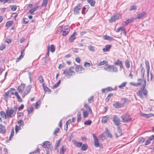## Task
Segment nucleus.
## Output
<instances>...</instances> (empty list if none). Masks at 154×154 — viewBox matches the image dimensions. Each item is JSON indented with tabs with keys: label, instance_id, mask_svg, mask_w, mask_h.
Listing matches in <instances>:
<instances>
[{
	"label": "nucleus",
	"instance_id": "obj_1",
	"mask_svg": "<svg viewBox=\"0 0 154 154\" xmlns=\"http://www.w3.org/2000/svg\"><path fill=\"white\" fill-rule=\"evenodd\" d=\"M25 85L24 84L22 83L21 85L17 88V90L20 93H22V96L24 97L26 95H27L30 91L32 87L31 85H28L25 88Z\"/></svg>",
	"mask_w": 154,
	"mask_h": 154
},
{
	"label": "nucleus",
	"instance_id": "obj_2",
	"mask_svg": "<svg viewBox=\"0 0 154 154\" xmlns=\"http://www.w3.org/2000/svg\"><path fill=\"white\" fill-rule=\"evenodd\" d=\"M17 109V106H14V109L8 107L7 110L6 111L7 118L9 119L14 116L16 114Z\"/></svg>",
	"mask_w": 154,
	"mask_h": 154
},
{
	"label": "nucleus",
	"instance_id": "obj_3",
	"mask_svg": "<svg viewBox=\"0 0 154 154\" xmlns=\"http://www.w3.org/2000/svg\"><path fill=\"white\" fill-rule=\"evenodd\" d=\"M103 69L106 71L111 72H117L118 71L117 67L113 65L108 64V63L103 66Z\"/></svg>",
	"mask_w": 154,
	"mask_h": 154
},
{
	"label": "nucleus",
	"instance_id": "obj_4",
	"mask_svg": "<svg viewBox=\"0 0 154 154\" xmlns=\"http://www.w3.org/2000/svg\"><path fill=\"white\" fill-rule=\"evenodd\" d=\"M144 84H143L142 87L141 88V90L138 91L137 93V95L139 96L141 98H143V95L142 94L145 95H146L147 94L146 89L145 88L146 86V81L145 80H144Z\"/></svg>",
	"mask_w": 154,
	"mask_h": 154
},
{
	"label": "nucleus",
	"instance_id": "obj_5",
	"mask_svg": "<svg viewBox=\"0 0 154 154\" xmlns=\"http://www.w3.org/2000/svg\"><path fill=\"white\" fill-rule=\"evenodd\" d=\"M73 69V67H71L69 69L64 70L63 73L65 74V76L69 79L72 75L75 74V72L72 70Z\"/></svg>",
	"mask_w": 154,
	"mask_h": 154
},
{
	"label": "nucleus",
	"instance_id": "obj_6",
	"mask_svg": "<svg viewBox=\"0 0 154 154\" xmlns=\"http://www.w3.org/2000/svg\"><path fill=\"white\" fill-rule=\"evenodd\" d=\"M122 118V122L124 123H128L131 121L132 118L130 115L127 114H122L121 116Z\"/></svg>",
	"mask_w": 154,
	"mask_h": 154
},
{
	"label": "nucleus",
	"instance_id": "obj_7",
	"mask_svg": "<svg viewBox=\"0 0 154 154\" xmlns=\"http://www.w3.org/2000/svg\"><path fill=\"white\" fill-rule=\"evenodd\" d=\"M43 148L45 149H47L48 150H51L52 146L51 144V143L49 141H46L44 142L42 145Z\"/></svg>",
	"mask_w": 154,
	"mask_h": 154
},
{
	"label": "nucleus",
	"instance_id": "obj_8",
	"mask_svg": "<svg viewBox=\"0 0 154 154\" xmlns=\"http://www.w3.org/2000/svg\"><path fill=\"white\" fill-rule=\"evenodd\" d=\"M81 4H79L78 5L75 6L74 10V14L75 15L79 14L80 13V11L82 7Z\"/></svg>",
	"mask_w": 154,
	"mask_h": 154
},
{
	"label": "nucleus",
	"instance_id": "obj_9",
	"mask_svg": "<svg viewBox=\"0 0 154 154\" xmlns=\"http://www.w3.org/2000/svg\"><path fill=\"white\" fill-rule=\"evenodd\" d=\"M70 31L69 27L68 26H65L63 29L62 33L63 36H65L68 34Z\"/></svg>",
	"mask_w": 154,
	"mask_h": 154
},
{
	"label": "nucleus",
	"instance_id": "obj_10",
	"mask_svg": "<svg viewBox=\"0 0 154 154\" xmlns=\"http://www.w3.org/2000/svg\"><path fill=\"white\" fill-rule=\"evenodd\" d=\"M112 120L114 124L116 125L119 126L120 123V119L117 116H114Z\"/></svg>",
	"mask_w": 154,
	"mask_h": 154
},
{
	"label": "nucleus",
	"instance_id": "obj_11",
	"mask_svg": "<svg viewBox=\"0 0 154 154\" xmlns=\"http://www.w3.org/2000/svg\"><path fill=\"white\" fill-rule=\"evenodd\" d=\"M119 14H116L112 16L111 19L109 20V22L110 23H112L118 19L120 17Z\"/></svg>",
	"mask_w": 154,
	"mask_h": 154
},
{
	"label": "nucleus",
	"instance_id": "obj_12",
	"mask_svg": "<svg viewBox=\"0 0 154 154\" xmlns=\"http://www.w3.org/2000/svg\"><path fill=\"white\" fill-rule=\"evenodd\" d=\"M146 15V13L145 12H143L142 13L137 14L136 17H134V19H140L142 18L143 17Z\"/></svg>",
	"mask_w": 154,
	"mask_h": 154
},
{
	"label": "nucleus",
	"instance_id": "obj_13",
	"mask_svg": "<svg viewBox=\"0 0 154 154\" xmlns=\"http://www.w3.org/2000/svg\"><path fill=\"white\" fill-rule=\"evenodd\" d=\"M85 69L80 65H78L75 68V71L77 72L81 73V71H84Z\"/></svg>",
	"mask_w": 154,
	"mask_h": 154
},
{
	"label": "nucleus",
	"instance_id": "obj_14",
	"mask_svg": "<svg viewBox=\"0 0 154 154\" xmlns=\"http://www.w3.org/2000/svg\"><path fill=\"white\" fill-rule=\"evenodd\" d=\"M39 6H37L31 9L28 12V14H32L35 11L37 10L39 8Z\"/></svg>",
	"mask_w": 154,
	"mask_h": 154
},
{
	"label": "nucleus",
	"instance_id": "obj_15",
	"mask_svg": "<svg viewBox=\"0 0 154 154\" xmlns=\"http://www.w3.org/2000/svg\"><path fill=\"white\" fill-rule=\"evenodd\" d=\"M134 20V17L131 18V19H128L125 21L123 22L122 25H127L129 23L132 22Z\"/></svg>",
	"mask_w": 154,
	"mask_h": 154
},
{
	"label": "nucleus",
	"instance_id": "obj_16",
	"mask_svg": "<svg viewBox=\"0 0 154 154\" xmlns=\"http://www.w3.org/2000/svg\"><path fill=\"white\" fill-rule=\"evenodd\" d=\"M76 32H74L72 35L69 38V41L71 43L75 39L76 37H75Z\"/></svg>",
	"mask_w": 154,
	"mask_h": 154
},
{
	"label": "nucleus",
	"instance_id": "obj_17",
	"mask_svg": "<svg viewBox=\"0 0 154 154\" xmlns=\"http://www.w3.org/2000/svg\"><path fill=\"white\" fill-rule=\"evenodd\" d=\"M141 115L145 117L146 118H150L152 116H154V115L152 113L145 114L143 113H141Z\"/></svg>",
	"mask_w": 154,
	"mask_h": 154
},
{
	"label": "nucleus",
	"instance_id": "obj_18",
	"mask_svg": "<svg viewBox=\"0 0 154 154\" xmlns=\"http://www.w3.org/2000/svg\"><path fill=\"white\" fill-rule=\"evenodd\" d=\"M5 131V127L2 125H0V133L4 134Z\"/></svg>",
	"mask_w": 154,
	"mask_h": 154
},
{
	"label": "nucleus",
	"instance_id": "obj_19",
	"mask_svg": "<svg viewBox=\"0 0 154 154\" xmlns=\"http://www.w3.org/2000/svg\"><path fill=\"white\" fill-rule=\"evenodd\" d=\"M111 46L110 45H107L105 47L103 48V52H107L109 51Z\"/></svg>",
	"mask_w": 154,
	"mask_h": 154
},
{
	"label": "nucleus",
	"instance_id": "obj_20",
	"mask_svg": "<svg viewBox=\"0 0 154 154\" xmlns=\"http://www.w3.org/2000/svg\"><path fill=\"white\" fill-rule=\"evenodd\" d=\"M113 107L116 108H120L122 107V105L121 104L117 102H116L115 103H114L113 104Z\"/></svg>",
	"mask_w": 154,
	"mask_h": 154
},
{
	"label": "nucleus",
	"instance_id": "obj_21",
	"mask_svg": "<svg viewBox=\"0 0 154 154\" xmlns=\"http://www.w3.org/2000/svg\"><path fill=\"white\" fill-rule=\"evenodd\" d=\"M0 114L2 118L5 119L7 118L6 113H5L4 111H1L0 112Z\"/></svg>",
	"mask_w": 154,
	"mask_h": 154
},
{
	"label": "nucleus",
	"instance_id": "obj_22",
	"mask_svg": "<svg viewBox=\"0 0 154 154\" xmlns=\"http://www.w3.org/2000/svg\"><path fill=\"white\" fill-rule=\"evenodd\" d=\"M109 116L108 115L105 116L102 118V122L103 123H106L107 119L109 118Z\"/></svg>",
	"mask_w": 154,
	"mask_h": 154
},
{
	"label": "nucleus",
	"instance_id": "obj_23",
	"mask_svg": "<svg viewBox=\"0 0 154 154\" xmlns=\"http://www.w3.org/2000/svg\"><path fill=\"white\" fill-rule=\"evenodd\" d=\"M88 7L87 5H85L82 9V13L83 14H85L88 11Z\"/></svg>",
	"mask_w": 154,
	"mask_h": 154
},
{
	"label": "nucleus",
	"instance_id": "obj_24",
	"mask_svg": "<svg viewBox=\"0 0 154 154\" xmlns=\"http://www.w3.org/2000/svg\"><path fill=\"white\" fill-rule=\"evenodd\" d=\"M66 150V147L63 146L60 150V154H64Z\"/></svg>",
	"mask_w": 154,
	"mask_h": 154
},
{
	"label": "nucleus",
	"instance_id": "obj_25",
	"mask_svg": "<svg viewBox=\"0 0 154 154\" xmlns=\"http://www.w3.org/2000/svg\"><path fill=\"white\" fill-rule=\"evenodd\" d=\"M108 63V62L106 60H103L102 61L100 62L99 63H98L97 64V66H102L103 65H104L105 64H106Z\"/></svg>",
	"mask_w": 154,
	"mask_h": 154
},
{
	"label": "nucleus",
	"instance_id": "obj_26",
	"mask_svg": "<svg viewBox=\"0 0 154 154\" xmlns=\"http://www.w3.org/2000/svg\"><path fill=\"white\" fill-rule=\"evenodd\" d=\"M103 38L104 39L109 40V41L112 40L114 39L113 38L106 35L103 36Z\"/></svg>",
	"mask_w": 154,
	"mask_h": 154
},
{
	"label": "nucleus",
	"instance_id": "obj_27",
	"mask_svg": "<svg viewBox=\"0 0 154 154\" xmlns=\"http://www.w3.org/2000/svg\"><path fill=\"white\" fill-rule=\"evenodd\" d=\"M63 29V26H61L58 27L57 28L56 32L59 34H60L62 32Z\"/></svg>",
	"mask_w": 154,
	"mask_h": 154
},
{
	"label": "nucleus",
	"instance_id": "obj_28",
	"mask_svg": "<svg viewBox=\"0 0 154 154\" xmlns=\"http://www.w3.org/2000/svg\"><path fill=\"white\" fill-rule=\"evenodd\" d=\"M13 24V22L11 21H8L6 24L5 26L7 27V28L11 26Z\"/></svg>",
	"mask_w": 154,
	"mask_h": 154
},
{
	"label": "nucleus",
	"instance_id": "obj_29",
	"mask_svg": "<svg viewBox=\"0 0 154 154\" xmlns=\"http://www.w3.org/2000/svg\"><path fill=\"white\" fill-rule=\"evenodd\" d=\"M88 3L90 4L91 6H94L95 4V1L94 0H87Z\"/></svg>",
	"mask_w": 154,
	"mask_h": 154
},
{
	"label": "nucleus",
	"instance_id": "obj_30",
	"mask_svg": "<svg viewBox=\"0 0 154 154\" xmlns=\"http://www.w3.org/2000/svg\"><path fill=\"white\" fill-rule=\"evenodd\" d=\"M117 129L118 130V134H117L116 133V135L117 138L119 136H120L122 134L121 133V130L120 129L119 126L117 127Z\"/></svg>",
	"mask_w": 154,
	"mask_h": 154
},
{
	"label": "nucleus",
	"instance_id": "obj_31",
	"mask_svg": "<svg viewBox=\"0 0 154 154\" xmlns=\"http://www.w3.org/2000/svg\"><path fill=\"white\" fill-rule=\"evenodd\" d=\"M88 111H84L83 112V117L84 118H87L88 115V114L89 113H91V112H88Z\"/></svg>",
	"mask_w": 154,
	"mask_h": 154
},
{
	"label": "nucleus",
	"instance_id": "obj_32",
	"mask_svg": "<svg viewBox=\"0 0 154 154\" xmlns=\"http://www.w3.org/2000/svg\"><path fill=\"white\" fill-rule=\"evenodd\" d=\"M94 143L95 146L96 147H98L99 146V143L97 139H95V140H94Z\"/></svg>",
	"mask_w": 154,
	"mask_h": 154
},
{
	"label": "nucleus",
	"instance_id": "obj_33",
	"mask_svg": "<svg viewBox=\"0 0 154 154\" xmlns=\"http://www.w3.org/2000/svg\"><path fill=\"white\" fill-rule=\"evenodd\" d=\"M125 65L127 69H129L130 67L129 61L128 60H126L125 61Z\"/></svg>",
	"mask_w": 154,
	"mask_h": 154
},
{
	"label": "nucleus",
	"instance_id": "obj_34",
	"mask_svg": "<svg viewBox=\"0 0 154 154\" xmlns=\"http://www.w3.org/2000/svg\"><path fill=\"white\" fill-rule=\"evenodd\" d=\"M75 146L78 147H80L82 145V143L76 142L74 143Z\"/></svg>",
	"mask_w": 154,
	"mask_h": 154
},
{
	"label": "nucleus",
	"instance_id": "obj_35",
	"mask_svg": "<svg viewBox=\"0 0 154 154\" xmlns=\"http://www.w3.org/2000/svg\"><path fill=\"white\" fill-rule=\"evenodd\" d=\"M0 1L1 2H3L4 3L7 2L10 3L13 2V0H0Z\"/></svg>",
	"mask_w": 154,
	"mask_h": 154
},
{
	"label": "nucleus",
	"instance_id": "obj_36",
	"mask_svg": "<svg viewBox=\"0 0 154 154\" xmlns=\"http://www.w3.org/2000/svg\"><path fill=\"white\" fill-rule=\"evenodd\" d=\"M16 95H15V96L16 97V98L18 101L19 102H21L22 101V100L18 94V93H16Z\"/></svg>",
	"mask_w": 154,
	"mask_h": 154
},
{
	"label": "nucleus",
	"instance_id": "obj_37",
	"mask_svg": "<svg viewBox=\"0 0 154 154\" xmlns=\"http://www.w3.org/2000/svg\"><path fill=\"white\" fill-rule=\"evenodd\" d=\"M88 48L89 50L92 52H94L95 51L94 47L91 45L89 46Z\"/></svg>",
	"mask_w": 154,
	"mask_h": 154
},
{
	"label": "nucleus",
	"instance_id": "obj_38",
	"mask_svg": "<svg viewBox=\"0 0 154 154\" xmlns=\"http://www.w3.org/2000/svg\"><path fill=\"white\" fill-rule=\"evenodd\" d=\"M131 85H133L135 86H137L140 85V83H135L132 82H131L130 83Z\"/></svg>",
	"mask_w": 154,
	"mask_h": 154
},
{
	"label": "nucleus",
	"instance_id": "obj_39",
	"mask_svg": "<svg viewBox=\"0 0 154 154\" xmlns=\"http://www.w3.org/2000/svg\"><path fill=\"white\" fill-rule=\"evenodd\" d=\"M82 146L81 149L82 150L85 151L87 149V145L85 144H83Z\"/></svg>",
	"mask_w": 154,
	"mask_h": 154
},
{
	"label": "nucleus",
	"instance_id": "obj_40",
	"mask_svg": "<svg viewBox=\"0 0 154 154\" xmlns=\"http://www.w3.org/2000/svg\"><path fill=\"white\" fill-rule=\"evenodd\" d=\"M48 2V0H43L41 6L46 7L47 6Z\"/></svg>",
	"mask_w": 154,
	"mask_h": 154
},
{
	"label": "nucleus",
	"instance_id": "obj_41",
	"mask_svg": "<svg viewBox=\"0 0 154 154\" xmlns=\"http://www.w3.org/2000/svg\"><path fill=\"white\" fill-rule=\"evenodd\" d=\"M81 113L80 112H79L78 113V117H77V122H79L81 121Z\"/></svg>",
	"mask_w": 154,
	"mask_h": 154
},
{
	"label": "nucleus",
	"instance_id": "obj_42",
	"mask_svg": "<svg viewBox=\"0 0 154 154\" xmlns=\"http://www.w3.org/2000/svg\"><path fill=\"white\" fill-rule=\"evenodd\" d=\"M127 83V82H124L122 83L119 86V88H122L123 87H125V86Z\"/></svg>",
	"mask_w": 154,
	"mask_h": 154
},
{
	"label": "nucleus",
	"instance_id": "obj_43",
	"mask_svg": "<svg viewBox=\"0 0 154 154\" xmlns=\"http://www.w3.org/2000/svg\"><path fill=\"white\" fill-rule=\"evenodd\" d=\"M43 88L45 91H48L50 92L51 90L49 89L48 87L45 86L43 85H42Z\"/></svg>",
	"mask_w": 154,
	"mask_h": 154
},
{
	"label": "nucleus",
	"instance_id": "obj_44",
	"mask_svg": "<svg viewBox=\"0 0 154 154\" xmlns=\"http://www.w3.org/2000/svg\"><path fill=\"white\" fill-rule=\"evenodd\" d=\"M33 108L32 107H31L28 108L27 109V111L28 114H30L33 111Z\"/></svg>",
	"mask_w": 154,
	"mask_h": 154
},
{
	"label": "nucleus",
	"instance_id": "obj_45",
	"mask_svg": "<svg viewBox=\"0 0 154 154\" xmlns=\"http://www.w3.org/2000/svg\"><path fill=\"white\" fill-rule=\"evenodd\" d=\"M15 131L16 133H17L18 132V131L21 129V128L20 127V126H18L17 125H16L15 128Z\"/></svg>",
	"mask_w": 154,
	"mask_h": 154
},
{
	"label": "nucleus",
	"instance_id": "obj_46",
	"mask_svg": "<svg viewBox=\"0 0 154 154\" xmlns=\"http://www.w3.org/2000/svg\"><path fill=\"white\" fill-rule=\"evenodd\" d=\"M85 107L86 108L87 110L89 112H91V109L90 107L88 106V105L87 104H85Z\"/></svg>",
	"mask_w": 154,
	"mask_h": 154
},
{
	"label": "nucleus",
	"instance_id": "obj_47",
	"mask_svg": "<svg viewBox=\"0 0 154 154\" xmlns=\"http://www.w3.org/2000/svg\"><path fill=\"white\" fill-rule=\"evenodd\" d=\"M84 66L85 67H89L91 66V64L88 62H85L84 63Z\"/></svg>",
	"mask_w": 154,
	"mask_h": 154
},
{
	"label": "nucleus",
	"instance_id": "obj_48",
	"mask_svg": "<svg viewBox=\"0 0 154 154\" xmlns=\"http://www.w3.org/2000/svg\"><path fill=\"white\" fill-rule=\"evenodd\" d=\"M146 66L147 69H150V66L149 65V61L148 60H146L145 61Z\"/></svg>",
	"mask_w": 154,
	"mask_h": 154
},
{
	"label": "nucleus",
	"instance_id": "obj_49",
	"mask_svg": "<svg viewBox=\"0 0 154 154\" xmlns=\"http://www.w3.org/2000/svg\"><path fill=\"white\" fill-rule=\"evenodd\" d=\"M14 128H12V129H11V135L10 136V139L12 137H13V136L14 135Z\"/></svg>",
	"mask_w": 154,
	"mask_h": 154
},
{
	"label": "nucleus",
	"instance_id": "obj_50",
	"mask_svg": "<svg viewBox=\"0 0 154 154\" xmlns=\"http://www.w3.org/2000/svg\"><path fill=\"white\" fill-rule=\"evenodd\" d=\"M91 121L88 120L87 121H86L85 122L84 124L85 125H89L91 124Z\"/></svg>",
	"mask_w": 154,
	"mask_h": 154
},
{
	"label": "nucleus",
	"instance_id": "obj_51",
	"mask_svg": "<svg viewBox=\"0 0 154 154\" xmlns=\"http://www.w3.org/2000/svg\"><path fill=\"white\" fill-rule=\"evenodd\" d=\"M145 139L143 138H139L138 139V142L139 143H143L145 141Z\"/></svg>",
	"mask_w": 154,
	"mask_h": 154
},
{
	"label": "nucleus",
	"instance_id": "obj_52",
	"mask_svg": "<svg viewBox=\"0 0 154 154\" xmlns=\"http://www.w3.org/2000/svg\"><path fill=\"white\" fill-rule=\"evenodd\" d=\"M137 8V6L136 5H134L133 6H131L129 9V10L132 11L136 9Z\"/></svg>",
	"mask_w": 154,
	"mask_h": 154
},
{
	"label": "nucleus",
	"instance_id": "obj_53",
	"mask_svg": "<svg viewBox=\"0 0 154 154\" xmlns=\"http://www.w3.org/2000/svg\"><path fill=\"white\" fill-rule=\"evenodd\" d=\"M60 82H61V80H59L57 83L55 85H54L53 86V88H56L57 87H58L59 85Z\"/></svg>",
	"mask_w": 154,
	"mask_h": 154
},
{
	"label": "nucleus",
	"instance_id": "obj_54",
	"mask_svg": "<svg viewBox=\"0 0 154 154\" xmlns=\"http://www.w3.org/2000/svg\"><path fill=\"white\" fill-rule=\"evenodd\" d=\"M40 101H37L35 103V107L36 109L38 108V106L40 105Z\"/></svg>",
	"mask_w": 154,
	"mask_h": 154
},
{
	"label": "nucleus",
	"instance_id": "obj_55",
	"mask_svg": "<svg viewBox=\"0 0 154 154\" xmlns=\"http://www.w3.org/2000/svg\"><path fill=\"white\" fill-rule=\"evenodd\" d=\"M60 142L59 141H58L56 143L55 146V149H57L60 144Z\"/></svg>",
	"mask_w": 154,
	"mask_h": 154
},
{
	"label": "nucleus",
	"instance_id": "obj_56",
	"mask_svg": "<svg viewBox=\"0 0 154 154\" xmlns=\"http://www.w3.org/2000/svg\"><path fill=\"white\" fill-rule=\"evenodd\" d=\"M51 51L52 52H53L55 51V48L53 45H51L50 47Z\"/></svg>",
	"mask_w": 154,
	"mask_h": 154
},
{
	"label": "nucleus",
	"instance_id": "obj_57",
	"mask_svg": "<svg viewBox=\"0 0 154 154\" xmlns=\"http://www.w3.org/2000/svg\"><path fill=\"white\" fill-rule=\"evenodd\" d=\"M17 123L19 125V126H21L22 124H23V120H20L17 122Z\"/></svg>",
	"mask_w": 154,
	"mask_h": 154
},
{
	"label": "nucleus",
	"instance_id": "obj_58",
	"mask_svg": "<svg viewBox=\"0 0 154 154\" xmlns=\"http://www.w3.org/2000/svg\"><path fill=\"white\" fill-rule=\"evenodd\" d=\"M60 130V129L58 128H56L54 131V134L55 135H57V134L58 133L59 131Z\"/></svg>",
	"mask_w": 154,
	"mask_h": 154
},
{
	"label": "nucleus",
	"instance_id": "obj_59",
	"mask_svg": "<svg viewBox=\"0 0 154 154\" xmlns=\"http://www.w3.org/2000/svg\"><path fill=\"white\" fill-rule=\"evenodd\" d=\"M122 100L123 101L124 103H128L129 100L126 98H123L122 99Z\"/></svg>",
	"mask_w": 154,
	"mask_h": 154
},
{
	"label": "nucleus",
	"instance_id": "obj_60",
	"mask_svg": "<svg viewBox=\"0 0 154 154\" xmlns=\"http://www.w3.org/2000/svg\"><path fill=\"white\" fill-rule=\"evenodd\" d=\"M39 81L41 83H42L44 82L43 77L41 76L39 77Z\"/></svg>",
	"mask_w": 154,
	"mask_h": 154
},
{
	"label": "nucleus",
	"instance_id": "obj_61",
	"mask_svg": "<svg viewBox=\"0 0 154 154\" xmlns=\"http://www.w3.org/2000/svg\"><path fill=\"white\" fill-rule=\"evenodd\" d=\"M28 75H29V78L30 79V82H31L32 81V79L31 77V75H32V73L31 72H29Z\"/></svg>",
	"mask_w": 154,
	"mask_h": 154
},
{
	"label": "nucleus",
	"instance_id": "obj_62",
	"mask_svg": "<svg viewBox=\"0 0 154 154\" xmlns=\"http://www.w3.org/2000/svg\"><path fill=\"white\" fill-rule=\"evenodd\" d=\"M120 61L119 60H117L114 62V63L115 65H117L119 64Z\"/></svg>",
	"mask_w": 154,
	"mask_h": 154
},
{
	"label": "nucleus",
	"instance_id": "obj_63",
	"mask_svg": "<svg viewBox=\"0 0 154 154\" xmlns=\"http://www.w3.org/2000/svg\"><path fill=\"white\" fill-rule=\"evenodd\" d=\"M106 91L107 92L109 91H112L113 89L111 88L110 87H108L106 88Z\"/></svg>",
	"mask_w": 154,
	"mask_h": 154
},
{
	"label": "nucleus",
	"instance_id": "obj_64",
	"mask_svg": "<svg viewBox=\"0 0 154 154\" xmlns=\"http://www.w3.org/2000/svg\"><path fill=\"white\" fill-rule=\"evenodd\" d=\"M17 7L15 6H12L11 7V9L12 11H15L16 10Z\"/></svg>",
	"mask_w": 154,
	"mask_h": 154
}]
</instances>
